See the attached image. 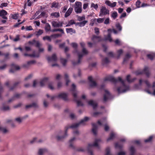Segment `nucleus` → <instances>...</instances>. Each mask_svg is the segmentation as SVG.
<instances>
[{"mask_svg":"<svg viewBox=\"0 0 155 155\" xmlns=\"http://www.w3.org/2000/svg\"><path fill=\"white\" fill-rule=\"evenodd\" d=\"M61 75L59 74H57L55 75V79L56 80H59L61 79Z\"/></svg>","mask_w":155,"mask_h":155,"instance_id":"obj_58","label":"nucleus"},{"mask_svg":"<svg viewBox=\"0 0 155 155\" xmlns=\"http://www.w3.org/2000/svg\"><path fill=\"white\" fill-rule=\"evenodd\" d=\"M73 10V8H70L65 13L64 17L66 18H67V17L69 16Z\"/></svg>","mask_w":155,"mask_h":155,"instance_id":"obj_20","label":"nucleus"},{"mask_svg":"<svg viewBox=\"0 0 155 155\" xmlns=\"http://www.w3.org/2000/svg\"><path fill=\"white\" fill-rule=\"evenodd\" d=\"M131 57L130 55L129 54H127L125 58L124 59V62L125 61L129 59V58H130Z\"/></svg>","mask_w":155,"mask_h":155,"instance_id":"obj_61","label":"nucleus"},{"mask_svg":"<svg viewBox=\"0 0 155 155\" xmlns=\"http://www.w3.org/2000/svg\"><path fill=\"white\" fill-rule=\"evenodd\" d=\"M75 22L74 20H71L69 21L68 24L66 25V27H67L70 26L74 24H75Z\"/></svg>","mask_w":155,"mask_h":155,"instance_id":"obj_33","label":"nucleus"},{"mask_svg":"<svg viewBox=\"0 0 155 155\" xmlns=\"http://www.w3.org/2000/svg\"><path fill=\"white\" fill-rule=\"evenodd\" d=\"M102 143L101 140L100 139H97L95 140L93 144H89L87 147V150L91 155H93L92 149L94 146L98 148H100V145Z\"/></svg>","mask_w":155,"mask_h":155,"instance_id":"obj_4","label":"nucleus"},{"mask_svg":"<svg viewBox=\"0 0 155 155\" xmlns=\"http://www.w3.org/2000/svg\"><path fill=\"white\" fill-rule=\"evenodd\" d=\"M91 7H93L96 10L98 8V6L97 4H94V3H92L91 5Z\"/></svg>","mask_w":155,"mask_h":155,"instance_id":"obj_51","label":"nucleus"},{"mask_svg":"<svg viewBox=\"0 0 155 155\" xmlns=\"http://www.w3.org/2000/svg\"><path fill=\"white\" fill-rule=\"evenodd\" d=\"M8 5L7 3H3L1 4L0 5V8H3L4 7H6Z\"/></svg>","mask_w":155,"mask_h":155,"instance_id":"obj_59","label":"nucleus"},{"mask_svg":"<svg viewBox=\"0 0 155 155\" xmlns=\"http://www.w3.org/2000/svg\"><path fill=\"white\" fill-rule=\"evenodd\" d=\"M89 120V118L87 117H85L84 118L81 120L80 122L78 123H75L72 124L71 126L66 127H65L64 133H63L62 131H60L56 137V139L58 141L62 140L67 136V131L70 128L75 129L79 127L81 124H84L85 122Z\"/></svg>","mask_w":155,"mask_h":155,"instance_id":"obj_1","label":"nucleus"},{"mask_svg":"<svg viewBox=\"0 0 155 155\" xmlns=\"http://www.w3.org/2000/svg\"><path fill=\"white\" fill-rule=\"evenodd\" d=\"M43 39L44 40H47L49 41H51V37L46 36L44 37L43 38Z\"/></svg>","mask_w":155,"mask_h":155,"instance_id":"obj_47","label":"nucleus"},{"mask_svg":"<svg viewBox=\"0 0 155 155\" xmlns=\"http://www.w3.org/2000/svg\"><path fill=\"white\" fill-rule=\"evenodd\" d=\"M48 87L51 90L54 89V87L53 82H50L48 84Z\"/></svg>","mask_w":155,"mask_h":155,"instance_id":"obj_40","label":"nucleus"},{"mask_svg":"<svg viewBox=\"0 0 155 155\" xmlns=\"http://www.w3.org/2000/svg\"><path fill=\"white\" fill-rule=\"evenodd\" d=\"M117 16V13L116 12H113L111 14V17L114 19H115Z\"/></svg>","mask_w":155,"mask_h":155,"instance_id":"obj_41","label":"nucleus"},{"mask_svg":"<svg viewBox=\"0 0 155 155\" xmlns=\"http://www.w3.org/2000/svg\"><path fill=\"white\" fill-rule=\"evenodd\" d=\"M65 79V80L66 83V85H68V83L70 82V81L68 79V75L67 74H64Z\"/></svg>","mask_w":155,"mask_h":155,"instance_id":"obj_37","label":"nucleus"},{"mask_svg":"<svg viewBox=\"0 0 155 155\" xmlns=\"http://www.w3.org/2000/svg\"><path fill=\"white\" fill-rule=\"evenodd\" d=\"M109 10L107 9L105 7L102 6L101 7L99 15V16L101 17L107 15H109Z\"/></svg>","mask_w":155,"mask_h":155,"instance_id":"obj_8","label":"nucleus"},{"mask_svg":"<svg viewBox=\"0 0 155 155\" xmlns=\"http://www.w3.org/2000/svg\"><path fill=\"white\" fill-rule=\"evenodd\" d=\"M7 15V12L5 10L2 9L0 11V16L3 19H7V18L6 16Z\"/></svg>","mask_w":155,"mask_h":155,"instance_id":"obj_13","label":"nucleus"},{"mask_svg":"<svg viewBox=\"0 0 155 155\" xmlns=\"http://www.w3.org/2000/svg\"><path fill=\"white\" fill-rule=\"evenodd\" d=\"M104 91L105 94L104 95L103 100L104 101H106L110 97V94L109 92L107 90L105 89Z\"/></svg>","mask_w":155,"mask_h":155,"instance_id":"obj_14","label":"nucleus"},{"mask_svg":"<svg viewBox=\"0 0 155 155\" xmlns=\"http://www.w3.org/2000/svg\"><path fill=\"white\" fill-rule=\"evenodd\" d=\"M20 35H16L15 38L13 39V41L15 42L18 41L20 40Z\"/></svg>","mask_w":155,"mask_h":155,"instance_id":"obj_57","label":"nucleus"},{"mask_svg":"<svg viewBox=\"0 0 155 155\" xmlns=\"http://www.w3.org/2000/svg\"><path fill=\"white\" fill-rule=\"evenodd\" d=\"M123 51L122 50L120 49L118 50L117 52L116 58H117L118 59L120 58V56L123 54Z\"/></svg>","mask_w":155,"mask_h":155,"instance_id":"obj_24","label":"nucleus"},{"mask_svg":"<svg viewBox=\"0 0 155 155\" xmlns=\"http://www.w3.org/2000/svg\"><path fill=\"white\" fill-rule=\"evenodd\" d=\"M51 23L52 26L54 27H59L62 26L63 22L53 21Z\"/></svg>","mask_w":155,"mask_h":155,"instance_id":"obj_10","label":"nucleus"},{"mask_svg":"<svg viewBox=\"0 0 155 155\" xmlns=\"http://www.w3.org/2000/svg\"><path fill=\"white\" fill-rule=\"evenodd\" d=\"M72 87L73 88L74 92L73 93V96L74 97V100L76 101L77 103L78 106H82L83 105V104L82 103L81 101L80 100H76V99L77 98V94L78 93V92L76 91H74L75 90L76 86L74 84H72Z\"/></svg>","mask_w":155,"mask_h":155,"instance_id":"obj_6","label":"nucleus"},{"mask_svg":"<svg viewBox=\"0 0 155 155\" xmlns=\"http://www.w3.org/2000/svg\"><path fill=\"white\" fill-rule=\"evenodd\" d=\"M40 12L39 11H37L36 13H35L34 15L33 16L32 18H31V19H33L34 18H35V19H38V18H36L37 17V15H38L40 13Z\"/></svg>","mask_w":155,"mask_h":155,"instance_id":"obj_43","label":"nucleus"},{"mask_svg":"<svg viewBox=\"0 0 155 155\" xmlns=\"http://www.w3.org/2000/svg\"><path fill=\"white\" fill-rule=\"evenodd\" d=\"M87 22V21H83L79 23V26L81 27L84 26Z\"/></svg>","mask_w":155,"mask_h":155,"instance_id":"obj_52","label":"nucleus"},{"mask_svg":"<svg viewBox=\"0 0 155 155\" xmlns=\"http://www.w3.org/2000/svg\"><path fill=\"white\" fill-rule=\"evenodd\" d=\"M75 140V138L74 137L73 138L71 139L69 142L70 145H69V147H70L72 148H74V146L73 145V144L72 143V142L74 140Z\"/></svg>","mask_w":155,"mask_h":155,"instance_id":"obj_35","label":"nucleus"},{"mask_svg":"<svg viewBox=\"0 0 155 155\" xmlns=\"http://www.w3.org/2000/svg\"><path fill=\"white\" fill-rule=\"evenodd\" d=\"M88 104L92 107L93 108H95L97 106V104L96 102L93 100H90L87 102Z\"/></svg>","mask_w":155,"mask_h":155,"instance_id":"obj_15","label":"nucleus"},{"mask_svg":"<svg viewBox=\"0 0 155 155\" xmlns=\"http://www.w3.org/2000/svg\"><path fill=\"white\" fill-rule=\"evenodd\" d=\"M68 95L65 93H61L58 94L57 97L58 98L61 99L64 101L68 100Z\"/></svg>","mask_w":155,"mask_h":155,"instance_id":"obj_9","label":"nucleus"},{"mask_svg":"<svg viewBox=\"0 0 155 155\" xmlns=\"http://www.w3.org/2000/svg\"><path fill=\"white\" fill-rule=\"evenodd\" d=\"M51 16L55 18H58L60 16V14L59 12H55L51 14Z\"/></svg>","mask_w":155,"mask_h":155,"instance_id":"obj_31","label":"nucleus"},{"mask_svg":"<svg viewBox=\"0 0 155 155\" xmlns=\"http://www.w3.org/2000/svg\"><path fill=\"white\" fill-rule=\"evenodd\" d=\"M43 33V30L40 29L38 31L35 32V35L37 36H39L41 35Z\"/></svg>","mask_w":155,"mask_h":155,"instance_id":"obj_42","label":"nucleus"},{"mask_svg":"<svg viewBox=\"0 0 155 155\" xmlns=\"http://www.w3.org/2000/svg\"><path fill=\"white\" fill-rule=\"evenodd\" d=\"M117 28L120 31H121L122 30V27L119 24H117L116 25Z\"/></svg>","mask_w":155,"mask_h":155,"instance_id":"obj_64","label":"nucleus"},{"mask_svg":"<svg viewBox=\"0 0 155 155\" xmlns=\"http://www.w3.org/2000/svg\"><path fill=\"white\" fill-rule=\"evenodd\" d=\"M88 79L89 81V84L90 87H94L97 86L96 83L93 80L92 77H89Z\"/></svg>","mask_w":155,"mask_h":155,"instance_id":"obj_11","label":"nucleus"},{"mask_svg":"<svg viewBox=\"0 0 155 155\" xmlns=\"http://www.w3.org/2000/svg\"><path fill=\"white\" fill-rule=\"evenodd\" d=\"M38 107V105L37 103L36 102L32 103L31 104H30V108L32 107L34 108H37Z\"/></svg>","mask_w":155,"mask_h":155,"instance_id":"obj_34","label":"nucleus"},{"mask_svg":"<svg viewBox=\"0 0 155 155\" xmlns=\"http://www.w3.org/2000/svg\"><path fill=\"white\" fill-rule=\"evenodd\" d=\"M59 6V4L58 3L56 2H53L52 4L51 7H54L55 8H58Z\"/></svg>","mask_w":155,"mask_h":155,"instance_id":"obj_50","label":"nucleus"},{"mask_svg":"<svg viewBox=\"0 0 155 155\" xmlns=\"http://www.w3.org/2000/svg\"><path fill=\"white\" fill-rule=\"evenodd\" d=\"M126 80L129 82H133L135 80V78H133L132 79H130V75H128L126 77Z\"/></svg>","mask_w":155,"mask_h":155,"instance_id":"obj_28","label":"nucleus"},{"mask_svg":"<svg viewBox=\"0 0 155 155\" xmlns=\"http://www.w3.org/2000/svg\"><path fill=\"white\" fill-rule=\"evenodd\" d=\"M105 155H112L110 153V149L107 147L106 149Z\"/></svg>","mask_w":155,"mask_h":155,"instance_id":"obj_45","label":"nucleus"},{"mask_svg":"<svg viewBox=\"0 0 155 155\" xmlns=\"http://www.w3.org/2000/svg\"><path fill=\"white\" fill-rule=\"evenodd\" d=\"M100 38L101 37L100 36H97L95 35H93L91 38V40L93 41H95L96 40H97L98 38Z\"/></svg>","mask_w":155,"mask_h":155,"instance_id":"obj_54","label":"nucleus"},{"mask_svg":"<svg viewBox=\"0 0 155 155\" xmlns=\"http://www.w3.org/2000/svg\"><path fill=\"white\" fill-rule=\"evenodd\" d=\"M30 44L34 45L36 47L38 48L39 53L43 52L44 51V49L43 48H41L42 44L39 41L33 40L32 41H30Z\"/></svg>","mask_w":155,"mask_h":155,"instance_id":"obj_7","label":"nucleus"},{"mask_svg":"<svg viewBox=\"0 0 155 155\" xmlns=\"http://www.w3.org/2000/svg\"><path fill=\"white\" fill-rule=\"evenodd\" d=\"M47 16L46 14V12H42L40 15H38L36 18H40L44 17H46Z\"/></svg>","mask_w":155,"mask_h":155,"instance_id":"obj_25","label":"nucleus"},{"mask_svg":"<svg viewBox=\"0 0 155 155\" xmlns=\"http://www.w3.org/2000/svg\"><path fill=\"white\" fill-rule=\"evenodd\" d=\"M80 44L82 48V53L81 52H78L76 50H75L74 51V53H77L78 58V60L77 62L75 63H73V64L74 65L80 64L81 63V58L84 55H86L88 53V51L85 48H84L85 46V43L84 42H81L80 43Z\"/></svg>","mask_w":155,"mask_h":155,"instance_id":"obj_3","label":"nucleus"},{"mask_svg":"<svg viewBox=\"0 0 155 155\" xmlns=\"http://www.w3.org/2000/svg\"><path fill=\"white\" fill-rule=\"evenodd\" d=\"M12 69H11L9 71L11 73H13L14 72V70H18L20 69V67L17 65H16L14 64H12L11 65Z\"/></svg>","mask_w":155,"mask_h":155,"instance_id":"obj_12","label":"nucleus"},{"mask_svg":"<svg viewBox=\"0 0 155 155\" xmlns=\"http://www.w3.org/2000/svg\"><path fill=\"white\" fill-rule=\"evenodd\" d=\"M48 105V103L45 100L43 101V105L45 107H47Z\"/></svg>","mask_w":155,"mask_h":155,"instance_id":"obj_63","label":"nucleus"},{"mask_svg":"<svg viewBox=\"0 0 155 155\" xmlns=\"http://www.w3.org/2000/svg\"><path fill=\"white\" fill-rule=\"evenodd\" d=\"M45 30L46 32H48L51 30V27L49 24H47L45 27Z\"/></svg>","mask_w":155,"mask_h":155,"instance_id":"obj_46","label":"nucleus"},{"mask_svg":"<svg viewBox=\"0 0 155 155\" xmlns=\"http://www.w3.org/2000/svg\"><path fill=\"white\" fill-rule=\"evenodd\" d=\"M105 39L106 40H108L110 42L113 41V40L111 37V35L110 33L108 34L107 37L105 38Z\"/></svg>","mask_w":155,"mask_h":155,"instance_id":"obj_39","label":"nucleus"},{"mask_svg":"<svg viewBox=\"0 0 155 155\" xmlns=\"http://www.w3.org/2000/svg\"><path fill=\"white\" fill-rule=\"evenodd\" d=\"M82 4L81 2H76L74 5L75 12L77 14L81 13L82 11Z\"/></svg>","mask_w":155,"mask_h":155,"instance_id":"obj_5","label":"nucleus"},{"mask_svg":"<svg viewBox=\"0 0 155 155\" xmlns=\"http://www.w3.org/2000/svg\"><path fill=\"white\" fill-rule=\"evenodd\" d=\"M38 81L37 80H34L32 82V85L31 86L33 87H36L38 85Z\"/></svg>","mask_w":155,"mask_h":155,"instance_id":"obj_30","label":"nucleus"},{"mask_svg":"<svg viewBox=\"0 0 155 155\" xmlns=\"http://www.w3.org/2000/svg\"><path fill=\"white\" fill-rule=\"evenodd\" d=\"M144 82V83L146 84V85H147V86L149 87L150 86V84H149V83L148 82V81H143L141 79H140L139 80V84L140 85H141L142 83Z\"/></svg>","mask_w":155,"mask_h":155,"instance_id":"obj_29","label":"nucleus"},{"mask_svg":"<svg viewBox=\"0 0 155 155\" xmlns=\"http://www.w3.org/2000/svg\"><path fill=\"white\" fill-rule=\"evenodd\" d=\"M115 136L116 134H115L113 132H111L110 134V137L108 138H107V141H108L109 140L113 139L115 137Z\"/></svg>","mask_w":155,"mask_h":155,"instance_id":"obj_26","label":"nucleus"},{"mask_svg":"<svg viewBox=\"0 0 155 155\" xmlns=\"http://www.w3.org/2000/svg\"><path fill=\"white\" fill-rule=\"evenodd\" d=\"M48 78L47 77H45L41 79L40 82V85L41 87H43L47 82Z\"/></svg>","mask_w":155,"mask_h":155,"instance_id":"obj_16","label":"nucleus"},{"mask_svg":"<svg viewBox=\"0 0 155 155\" xmlns=\"http://www.w3.org/2000/svg\"><path fill=\"white\" fill-rule=\"evenodd\" d=\"M143 71L147 77H148L149 76L150 74L149 72V69L148 67H145L143 69Z\"/></svg>","mask_w":155,"mask_h":155,"instance_id":"obj_27","label":"nucleus"},{"mask_svg":"<svg viewBox=\"0 0 155 155\" xmlns=\"http://www.w3.org/2000/svg\"><path fill=\"white\" fill-rule=\"evenodd\" d=\"M92 131L94 134L96 135L97 133V129L98 128L97 126L94 124H92Z\"/></svg>","mask_w":155,"mask_h":155,"instance_id":"obj_19","label":"nucleus"},{"mask_svg":"<svg viewBox=\"0 0 155 155\" xmlns=\"http://www.w3.org/2000/svg\"><path fill=\"white\" fill-rule=\"evenodd\" d=\"M47 59L49 61H55L57 60V57L55 54H53L51 57H48Z\"/></svg>","mask_w":155,"mask_h":155,"instance_id":"obj_22","label":"nucleus"},{"mask_svg":"<svg viewBox=\"0 0 155 155\" xmlns=\"http://www.w3.org/2000/svg\"><path fill=\"white\" fill-rule=\"evenodd\" d=\"M66 31L67 33H70L71 34L76 33L75 31L72 28H67L66 29Z\"/></svg>","mask_w":155,"mask_h":155,"instance_id":"obj_23","label":"nucleus"},{"mask_svg":"<svg viewBox=\"0 0 155 155\" xmlns=\"http://www.w3.org/2000/svg\"><path fill=\"white\" fill-rule=\"evenodd\" d=\"M1 131L4 133H6L8 132V130L5 128L0 127V132Z\"/></svg>","mask_w":155,"mask_h":155,"instance_id":"obj_56","label":"nucleus"},{"mask_svg":"<svg viewBox=\"0 0 155 155\" xmlns=\"http://www.w3.org/2000/svg\"><path fill=\"white\" fill-rule=\"evenodd\" d=\"M78 18L79 21H81L84 20L85 18V16L83 15L81 17L80 16H78Z\"/></svg>","mask_w":155,"mask_h":155,"instance_id":"obj_55","label":"nucleus"},{"mask_svg":"<svg viewBox=\"0 0 155 155\" xmlns=\"http://www.w3.org/2000/svg\"><path fill=\"white\" fill-rule=\"evenodd\" d=\"M95 33L97 35H98L99 34V29L97 28H95L94 29Z\"/></svg>","mask_w":155,"mask_h":155,"instance_id":"obj_62","label":"nucleus"},{"mask_svg":"<svg viewBox=\"0 0 155 155\" xmlns=\"http://www.w3.org/2000/svg\"><path fill=\"white\" fill-rule=\"evenodd\" d=\"M11 17L12 19H17L18 17L19 14L18 13L14 14H11Z\"/></svg>","mask_w":155,"mask_h":155,"instance_id":"obj_32","label":"nucleus"},{"mask_svg":"<svg viewBox=\"0 0 155 155\" xmlns=\"http://www.w3.org/2000/svg\"><path fill=\"white\" fill-rule=\"evenodd\" d=\"M111 81L114 83H117L118 81H120L122 84V86L117 89V91L119 93L125 92L129 90L128 86H126L125 84L124 81L120 77H119L118 80L114 78L112 76H108L107 77L104 79V81Z\"/></svg>","mask_w":155,"mask_h":155,"instance_id":"obj_2","label":"nucleus"},{"mask_svg":"<svg viewBox=\"0 0 155 155\" xmlns=\"http://www.w3.org/2000/svg\"><path fill=\"white\" fill-rule=\"evenodd\" d=\"M109 62V60L107 58H105L102 61V63L103 64H107Z\"/></svg>","mask_w":155,"mask_h":155,"instance_id":"obj_44","label":"nucleus"},{"mask_svg":"<svg viewBox=\"0 0 155 155\" xmlns=\"http://www.w3.org/2000/svg\"><path fill=\"white\" fill-rule=\"evenodd\" d=\"M105 3L108 6L113 8L116 6L117 3L114 2L113 3H111L110 1L106 0L105 2Z\"/></svg>","mask_w":155,"mask_h":155,"instance_id":"obj_18","label":"nucleus"},{"mask_svg":"<svg viewBox=\"0 0 155 155\" xmlns=\"http://www.w3.org/2000/svg\"><path fill=\"white\" fill-rule=\"evenodd\" d=\"M39 56V53L36 52L35 51L33 52L32 54H30V57L33 58H38Z\"/></svg>","mask_w":155,"mask_h":155,"instance_id":"obj_21","label":"nucleus"},{"mask_svg":"<svg viewBox=\"0 0 155 155\" xmlns=\"http://www.w3.org/2000/svg\"><path fill=\"white\" fill-rule=\"evenodd\" d=\"M1 109L4 111L7 110L9 109V107L8 106H3L2 107Z\"/></svg>","mask_w":155,"mask_h":155,"instance_id":"obj_49","label":"nucleus"},{"mask_svg":"<svg viewBox=\"0 0 155 155\" xmlns=\"http://www.w3.org/2000/svg\"><path fill=\"white\" fill-rule=\"evenodd\" d=\"M52 31L53 32L56 31H59L61 32L62 33L64 34V31L62 29H54Z\"/></svg>","mask_w":155,"mask_h":155,"instance_id":"obj_48","label":"nucleus"},{"mask_svg":"<svg viewBox=\"0 0 155 155\" xmlns=\"http://www.w3.org/2000/svg\"><path fill=\"white\" fill-rule=\"evenodd\" d=\"M153 138V137L150 136L148 139L145 140L144 141L145 143L150 142Z\"/></svg>","mask_w":155,"mask_h":155,"instance_id":"obj_60","label":"nucleus"},{"mask_svg":"<svg viewBox=\"0 0 155 155\" xmlns=\"http://www.w3.org/2000/svg\"><path fill=\"white\" fill-rule=\"evenodd\" d=\"M147 57L150 60H153L155 57V53H153L147 55Z\"/></svg>","mask_w":155,"mask_h":155,"instance_id":"obj_38","label":"nucleus"},{"mask_svg":"<svg viewBox=\"0 0 155 155\" xmlns=\"http://www.w3.org/2000/svg\"><path fill=\"white\" fill-rule=\"evenodd\" d=\"M97 22L99 23H101L103 22L104 20V18H99L97 19Z\"/></svg>","mask_w":155,"mask_h":155,"instance_id":"obj_53","label":"nucleus"},{"mask_svg":"<svg viewBox=\"0 0 155 155\" xmlns=\"http://www.w3.org/2000/svg\"><path fill=\"white\" fill-rule=\"evenodd\" d=\"M61 62L62 64L64 66H65L66 63L67 61V60L66 59L63 58H61L60 59Z\"/></svg>","mask_w":155,"mask_h":155,"instance_id":"obj_36","label":"nucleus"},{"mask_svg":"<svg viewBox=\"0 0 155 155\" xmlns=\"http://www.w3.org/2000/svg\"><path fill=\"white\" fill-rule=\"evenodd\" d=\"M47 150L45 148H40L38 149V155H43L45 153L47 152Z\"/></svg>","mask_w":155,"mask_h":155,"instance_id":"obj_17","label":"nucleus"}]
</instances>
